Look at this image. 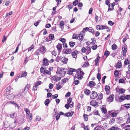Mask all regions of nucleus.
Here are the masks:
<instances>
[{"mask_svg":"<svg viewBox=\"0 0 130 130\" xmlns=\"http://www.w3.org/2000/svg\"><path fill=\"white\" fill-rule=\"evenodd\" d=\"M86 50V53L87 55L88 54L91 52V49L88 46L87 47Z\"/></svg>","mask_w":130,"mask_h":130,"instance_id":"412c9836","label":"nucleus"},{"mask_svg":"<svg viewBox=\"0 0 130 130\" xmlns=\"http://www.w3.org/2000/svg\"><path fill=\"white\" fill-rule=\"evenodd\" d=\"M43 65L48 66L49 64V60L46 58H44L42 61Z\"/></svg>","mask_w":130,"mask_h":130,"instance_id":"39448f33","label":"nucleus"},{"mask_svg":"<svg viewBox=\"0 0 130 130\" xmlns=\"http://www.w3.org/2000/svg\"><path fill=\"white\" fill-rule=\"evenodd\" d=\"M49 37L50 39L52 40L54 37V35L53 34H51L49 35Z\"/></svg>","mask_w":130,"mask_h":130,"instance_id":"864d4df0","label":"nucleus"},{"mask_svg":"<svg viewBox=\"0 0 130 130\" xmlns=\"http://www.w3.org/2000/svg\"><path fill=\"white\" fill-rule=\"evenodd\" d=\"M129 61L128 59H126L124 61V64L127 65L128 64H129Z\"/></svg>","mask_w":130,"mask_h":130,"instance_id":"680f3d73","label":"nucleus"},{"mask_svg":"<svg viewBox=\"0 0 130 130\" xmlns=\"http://www.w3.org/2000/svg\"><path fill=\"white\" fill-rule=\"evenodd\" d=\"M88 31L89 32H90L92 33L94 31L93 28L91 27H90L89 28Z\"/></svg>","mask_w":130,"mask_h":130,"instance_id":"e2e57ef3","label":"nucleus"},{"mask_svg":"<svg viewBox=\"0 0 130 130\" xmlns=\"http://www.w3.org/2000/svg\"><path fill=\"white\" fill-rule=\"evenodd\" d=\"M61 88V86L60 85L59 83L56 84V88L57 90H59Z\"/></svg>","mask_w":130,"mask_h":130,"instance_id":"f704fd0d","label":"nucleus"},{"mask_svg":"<svg viewBox=\"0 0 130 130\" xmlns=\"http://www.w3.org/2000/svg\"><path fill=\"white\" fill-rule=\"evenodd\" d=\"M101 30H103L106 29L107 28V26L103 25H101Z\"/></svg>","mask_w":130,"mask_h":130,"instance_id":"8fccbe9b","label":"nucleus"},{"mask_svg":"<svg viewBox=\"0 0 130 130\" xmlns=\"http://www.w3.org/2000/svg\"><path fill=\"white\" fill-rule=\"evenodd\" d=\"M119 72L117 70H115L114 72V75L115 76L117 77L119 75Z\"/></svg>","mask_w":130,"mask_h":130,"instance_id":"09e8293b","label":"nucleus"},{"mask_svg":"<svg viewBox=\"0 0 130 130\" xmlns=\"http://www.w3.org/2000/svg\"><path fill=\"white\" fill-rule=\"evenodd\" d=\"M24 110L25 111L27 115L26 117L27 118H28L30 116V111L28 109L26 108L24 109Z\"/></svg>","mask_w":130,"mask_h":130,"instance_id":"ddd939ff","label":"nucleus"},{"mask_svg":"<svg viewBox=\"0 0 130 130\" xmlns=\"http://www.w3.org/2000/svg\"><path fill=\"white\" fill-rule=\"evenodd\" d=\"M72 99L71 98H70L69 99H68V101H67V104H69L71 102H72Z\"/></svg>","mask_w":130,"mask_h":130,"instance_id":"6e6d98bb","label":"nucleus"},{"mask_svg":"<svg viewBox=\"0 0 130 130\" xmlns=\"http://www.w3.org/2000/svg\"><path fill=\"white\" fill-rule=\"evenodd\" d=\"M50 102V100L48 99H46L45 101V104L46 106H47Z\"/></svg>","mask_w":130,"mask_h":130,"instance_id":"a19ab883","label":"nucleus"},{"mask_svg":"<svg viewBox=\"0 0 130 130\" xmlns=\"http://www.w3.org/2000/svg\"><path fill=\"white\" fill-rule=\"evenodd\" d=\"M125 91V90L123 88L120 89L118 91V92L119 94H122L124 93Z\"/></svg>","mask_w":130,"mask_h":130,"instance_id":"6ab92c4d","label":"nucleus"},{"mask_svg":"<svg viewBox=\"0 0 130 130\" xmlns=\"http://www.w3.org/2000/svg\"><path fill=\"white\" fill-rule=\"evenodd\" d=\"M101 111L103 113L105 114L107 112L106 109L103 107L101 108Z\"/></svg>","mask_w":130,"mask_h":130,"instance_id":"2f4dec72","label":"nucleus"},{"mask_svg":"<svg viewBox=\"0 0 130 130\" xmlns=\"http://www.w3.org/2000/svg\"><path fill=\"white\" fill-rule=\"evenodd\" d=\"M110 54V52L107 51H105L104 53V55L106 56H108Z\"/></svg>","mask_w":130,"mask_h":130,"instance_id":"052dcab7","label":"nucleus"},{"mask_svg":"<svg viewBox=\"0 0 130 130\" xmlns=\"http://www.w3.org/2000/svg\"><path fill=\"white\" fill-rule=\"evenodd\" d=\"M123 128L125 130H130V125H125L124 127H123Z\"/></svg>","mask_w":130,"mask_h":130,"instance_id":"c85d7f7f","label":"nucleus"},{"mask_svg":"<svg viewBox=\"0 0 130 130\" xmlns=\"http://www.w3.org/2000/svg\"><path fill=\"white\" fill-rule=\"evenodd\" d=\"M78 54V51H75L72 52V55L73 58H76L77 57V55Z\"/></svg>","mask_w":130,"mask_h":130,"instance_id":"9b49d317","label":"nucleus"},{"mask_svg":"<svg viewBox=\"0 0 130 130\" xmlns=\"http://www.w3.org/2000/svg\"><path fill=\"white\" fill-rule=\"evenodd\" d=\"M56 47L57 50L59 52L60 51H61V50L62 48V44H61L59 43L57 46Z\"/></svg>","mask_w":130,"mask_h":130,"instance_id":"2eb2a0df","label":"nucleus"},{"mask_svg":"<svg viewBox=\"0 0 130 130\" xmlns=\"http://www.w3.org/2000/svg\"><path fill=\"white\" fill-rule=\"evenodd\" d=\"M65 115L66 116L68 117L71 116V114L70 113L68 112L66 113L65 114Z\"/></svg>","mask_w":130,"mask_h":130,"instance_id":"5fc2aeb1","label":"nucleus"},{"mask_svg":"<svg viewBox=\"0 0 130 130\" xmlns=\"http://www.w3.org/2000/svg\"><path fill=\"white\" fill-rule=\"evenodd\" d=\"M84 74V73L81 68L78 69L77 70V73L74 77L75 79L77 78L79 80H81L83 78V76Z\"/></svg>","mask_w":130,"mask_h":130,"instance_id":"f257e3e1","label":"nucleus"},{"mask_svg":"<svg viewBox=\"0 0 130 130\" xmlns=\"http://www.w3.org/2000/svg\"><path fill=\"white\" fill-rule=\"evenodd\" d=\"M64 25V21H61L60 22V25L62 30H63V29Z\"/></svg>","mask_w":130,"mask_h":130,"instance_id":"aec40b11","label":"nucleus"},{"mask_svg":"<svg viewBox=\"0 0 130 130\" xmlns=\"http://www.w3.org/2000/svg\"><path fill=\"white\" fill-rule=\"evenodd\" d=\"M68 60V59L65 57H63L60 59L61 61L64 63H66Z\"/></svg>","mask_w":130,"mask_h":130,"instance_id":"1a4fd4ad","label":"nucleus"},{"mask_svg":"<svg viewBox=\"0 0 130 130\" xmlns=\"http://www.w3.org/2000/svg\"><path fill=\"white\" fill-rule=\"evenodd\" d=\"M14 95L13 94H7V98L9 99H12L14 98Z\"/></svg>","mask_w":130,"mask_h":130,"instance_id":"f8f14e48","label":"nucleus"},{"mask_svg":"<svg viewBox=\"0 0 130 130\" xmlns=\"http://www.w3.org/2000/svg\"><path fill=\"white\" fill-rule=\"evenodd\" d=\"M98 95V94L95 91H93L90 95V97L91 99H94L97 97Z\"/></svg>","mask_w":130,"mask_h":130,"instance_id":"20e7f679","label":"nucleus"},{"mask_svg":"<svg viewBox=\"0 0 130 130\" xmlns=\"http://www.w3.org/2000/svg\"><path fill=\"white\" fill-rule=\"evenodd\" d=\"M60 59V57L59 56V55L58 54V55L56 58V60L57 62H58Z\"/></svg>","mask_w":130,"mask_h":130,"instance_id":"0e129e2a","label":"nucleus"},{"mask_svg":"<svg viewBox=\"0 0 130 130\" xmlns=\"http://www.w3.org/2000/svg\"><path fill=\"white\" fill-rule=\"evenodd\" d=\"M40 52V51L39 48L35 52V54L36 55H38Z\"/></svg>","mask_w":130,"mask_h":130,"instance_id":"4d7b16f0","label":"nucleus"},{"mask_svg":"<svg viewBox=\"0 0 130 130\" xmlns=\"http://www.w3.org/2000/svg\"><path fill=\"white\" fill-rule=\"evenodd\" d=\"M115 121V119L114 118L111 119L109 122V124L112 125L113 124Z\"/></svg>","mask_w":130,"mask_h":130,"instance_id":"7c9ffc66","label":"nucleus"},{"mask_svg":"<svg viewBox=\"0 0 130 130\" xmlns=\"http://www.w3.org/2000/svg\"><path fill=\"white\" fill-rule=\"evenodd\" d=\"M125 99H126L128 100H130V95H127L125 96Z\"/></svg>","mask_w":130,"mask_h":130,"instance_id":"338daca9","label":"nucleus"},{"mask_svg":"<svg viewBox=\"0 0 130 130\" xmlns=\"http://www.w3.org/2000/svg\"><path fill=\"white\" fill-rule=\"evenodd\" d=\"M10 116L11 118H15L17 116V115L15 113H13L10 114Z\"/></svg>","mask_w":130,"mask_h":130,"instance_id":"c756f323","label":"nucleus"},{"mask_svg":"<svg viewBox=\"0 0 130 130\" xmlns=\"http://www.w3.org/2000/svg\"><path fill=\"white\" fill-rule=\"evenodd\" d=\"M76 71V70L75 69L71 68L68 71V73L70 75H71L73 74V72H75Z\"/></svg>","mask_w":130,"mask_h":130,"instance_id":"9d476101","label":"nucleus"},{"mask_svg":"<svg viewBox=\"0 0 130 130\" xmlns=\"http://www.w3.org/2000/svg\"><path fill=\"white\" fill-rule=\"evenodd\" d=\"M95 20L96 22H99L101 20V18L100 17H98L96 15L95 16Z\"/></svg>","mask_w":130,"mask_h":130,"instance_id":"b1692460","label":"nucleus"},{"mask_svg":"<svg viewBox=\"0 0 130 130\" xmlns=\"http://www.w3.org/2000/svg\"><path fill=\"white\" fill-rule=\"evenodd\" d=\"M30 87L29 85L27 84L25 87L24 91L25 92H27L28 91L29 88Z\"/></svg>","mask_w":130,"mask_h":130,"instance_id":"cd10ccee","label":"nucleus"},{"mask_svg":"<svg viewBox=\"0 0 130 130\" xmlns=\"http://www.w3.org/2000/svg\"><path fill=\"white\" fill-rule=\"evenodd\" d=\"M84 93L86 95H88L90 94V91L88 89H86L84 90Z\"/></svg>","mask_w":130,"mask_h":130,"instance_id":"dca6fc26","label":"nucleus"},{"mask_svg":"<svg viewBox=\"0 0 130 130\" xmlns=\"http://www.w3.org/2000/svg\"><path fill=\"white\" fill-rule=\"evenodd\" d=\"M40 71L41 73L44 72L45 74L48 75H50L51 74V72L50 71H48L42 67H41L40 68Z\"/></svg>","mask_w":130,"mask_h":130,"instance_id":"7ed1b4c3","label":"nucleus"},{"mask_svg":"<svg viewBox=\"0 0 130 130\" xmlns=\"http://www.w3.org/2000/svg\"><path fill=\"white\" fill-rule=\"evenodd\" d=\"M92 42L90 43V44H94L96 42L95 39L94 38H92L91 39Z\"/></svg>","mask_w":130,"mask_h":130,"instance_id":"e433bc0d","label":"nucleus"},{"mask_svg":"<svg viewBox=\"0 0 130 130\" xmlns=\"http://www.w3.org/2000/svg\"><path fill=\"white\" fill-rule=\"evenodd\" d=\"M122 50L123 53L122 54V55L124 57H125L126 53L127 51V48L126 47H123L122 48Z\"/></svg>","mask_w":130,"mask_h":130,"instance_id":"0eeeda50","label":"nucleus"},{"mask_svg":"<svg viewBox=\"0 0 130 130\" xmlns=\"http://www.w3.org/2000/svg\"><path fill=\"white\" fill-rule=\"evenodd\" d=\"M88 116L86 114H85L84 115V119L85 121H87L88 120V118L87 117Z\"/></svg>","mask_w":130,"mask_h":130,"instance_id":"37998d69","label":"nucleus"},{"mask_svg":"<svg viewBox=\"0 0 130 130\" xmlns=\"http://www.w3.org/2000/svg\"><path fill=\"white\" fill-rule=\"evenodd\" d=\"M78 3V0H76L74 1L73 3V4L74 6L76 5Z\"/></svg>","mask_w":130,"mask_h":130,"instance_id":"a18cd8bd","label":"nucleus"},{"mask_svg":"<svg viewBox=\"0 0 130 130\" xmlns=\"http://www.w3.org/2000/svg\"><path fill=\"white\" fill-rule=\"evenodd\" d=\"M65 69L63 68H58L56 72L57 74H59V75L62 77H63L64 76L66 73Z\"/></svg>","mask_w":130,"mask_h":130,"instance_id":"f03ea898","label":"nucleus"},{"mask_svg":"<svg viewBox=\"0 0 130 130\" xmlns=\"http://www.w3.org/2000/svg\"><path fill=\"white\" fill-rule=\"evenodd\" d=\"M78 38H79V39L81 41L83 39V35L81 34L79 35V36H78Z\"/></svg>","mask_w":130,"mask_h":130,"instance_id":"c03bdc74","label":"nucleus"},{"mask_svg":"<svg viewBox=\"0 0 130 130\" xmlns=\"http://www.w3.org/2000/svg\"><path fill=\"white\" fill-rule=\"evenodd\" d=\"M100 57L99 56H98L95 59V65L96 66H98L99 65V62L100 59Z\"/></svg>","mask_w":130,"mask_h":130,"instance_id":"4468645a","label":"nucleus"},{"mask_svg":"<svg viewBox=\"0 0 130 130\" xmlns=\"http://www.w3.org/2000/svg\"><path fill=\"white\" fill-rule=\"evenodd\" d=\"M117 113L116 112H113L110 114V116L111 117H116L117 115Z\"/></svg>","mask_w":130,"mask_h":130,"instance_id":"4c0bfd02","label":"nucleus"},{"mask_svg":"<svg viewBox=\"0 0 130 130\" xmlns=\"http://www.w3.org/2000/svg\"><path fill=\"white\" fill-rule=\"evenodd\" d=\"M126 122L127 123H130V117L129 116L128 117V118L127 119Z\"/></svg>","mask_w":130,"mask_h":130,"instance_id":"774afa93","label":"nucleus"},{"mask_svg":"<svg viewBox=\"0 0 130 130\" xmlns=\"http://www.w3.org/2000/svg\"><path fill=\"white\" fill-rule=\"evenodd\" d=\"M72 38L74 39H78V36L77 34H75L73 35L72 36Z\"/></svg>","mask_w":130,"mask_h":130,"instance_id":"72a5a7b5","label":"nucleus"},{"mask_svg":"<svg viewBox=\"0 0 130 130\" xmlns=\"http://www.w3.org/2000/svg\"><path fill=\"white\" fill-rule=\"evenodd\" d=\"M95 130H104V129L103 127L98 126L95 128Z\"/></svg>","mask_w":130,"mask_h":130,"instance_id":"a878e982","label":"nucleus"},{"mask_svg":"<svg viewBox=\"0 0 130 130\" xmlns=\"http://www.w3.org/2000/svg\"><path fill=\"white\" fill-rule=\"evenodd\" d=\"M59 40L62 42H64L66 41V39L63 38H60Z\"/></svg>","mask_w":130,"mask_h":130,"instance_id":"69168bd1","label":"nucleus"},{"mask_svg":"<svg viewBox=\"0 0 130 130\" xmlns=\"http://www.w3.org/2000/svg\"><path fill=\"white\" fill-rule=\"evenodd\" d=\"M114 6L112 4H110L109 5V8L108 10V11H110L111 10H113V7Z\"/></svg>","mask_w":130,"mask_h":130,"instance_id":"a211bd4d","label":"nucleus"},{"mask_svg":"<svg viewBox=\"0 0 130 130\" xmlns=\"http://www.w3.org/2000/svg\"><path fill=\"white\" fill-rule=\"evenodd\" d=\"M27 75V73L26 72L24 71L23 72L22 77H25Z\"/></svg>","mask_w":130,"mask_h":130,"instance_id":"13d9d810","label":"nucleus"},{"mask_svg":"<svg viewBox=\"0 0 130 130\" xmlns=\"http://www.w3.org/2000/svg\"><path fill=\"white\" fill-rule=\"evenodd\" d=\"M113 130H119L120 129L117 125H115L111 127Z\"/></svg>","mask_w":130,"mask_h":130,"instance_id":"bb28decb","label":"nucleus"},{"mask_svg":"<svg viewBox=\"0 0 130 130\" xmlns=\"http://www.w3.org/2000/svg\"><path fill=\"white\" fill-rule=\"evenodd\" d=\"M97 48V46L96 45H93L92 47V48L93 50H96Z\"/></svg>","mask_w":130,"mask_h":130,"instance_id":"de8ad7c7","label":"nucleus"},{"mask_svg":"<svg viewBox=\"0 0 130 130\" xmlns=\"http://www.w3.org/2000/svg\"><path fill=\"white\" fill-rule=\"evenodd\" d=\"M125 99V96H121L119 98L118 100V101L119 102H121L122 101H124Z\"/></svg>","mask_w":130,"mask_h":130,"instance_id":"f3484780","label":"nucleus"},{"mask_svg":"<svg viewBox=\"0 0 130 130\" xmlns=\"http://www.w3.org/2000/svg\"><path fill=\"white\" fill-rule=\"evenodd\" d=\"M69 44L70 46L71 47H72L75 45V42H74L71 41V42H70Z\"/></svg>","mask_w":130,"mask_h":130,"instance_id":"79ce46f5","label":"nucleus"},{"mask_svg":"<svg viewBox=\"0 0 130 130\" xmlns=\"http://www.w3.org/2000/svg\"><path fill=\"white\" fill-rule=\"evenodd\" d=\"M112 50H115L117 48V46L115 44H113L112 46Z\"/></svg>","mask_w":130,"mask_h":130,"instance_id":"ea45409f","label":"nucleus"},{"mask_svg":"<svg viewBox=\"0 0 130 130\" xmlns=\"http://www.w3.org/2000/svg\"><path fill=\"white\" fill-rule=\"evenodd\" d=\"M113 95H111L108 98V101L112 102L114 97H113Z\"/></svg>","mask_w":130,"mask_h":130,"instance_id":"393cba45","label":"nucleus"},{"mask_svg":"<svg viewBox=\"0 0 130 130\" xmlns=\"http://www.w3.org/2000/svg\"><path fill=\"white\" fill-rule=\"evenodd\" d=\"M35 46L34 45H32L30 46L28 48V52L31 51L32 49H33L34 47Z\"/></svg>","mask_w":130,"mask_h":130,"instance_id":"473e14b6","label":"nucleus"},{"mask_svg":"<svg viewBox=\"0 0 130 130\" xmlns=\"http://www.w3.org/2000/svg\"><path fill=\"white\" fill-rule=\"evenodd\" d=\"M76 78H75V79H74L75 81H74V83L75 85H77L79 84V80H76Z\"/></svg>","mask_w":130,"mask_h":130,"instance_id":"bf43d9fd","label":"nucleus"},{"mask_svg":"<svg viewBox=\"0 0 130 130\" xmlns=\"http://www.w3.org/2000/svg\"><path fill=\"white\" fill-rule=\"evenodd\" d=\"M89 84L90 87H92L94 85V83L93 81H91L89 83Z\"/></svg>","mask_w":130,"mask_h":130,"instance_id":"49530a36","label":"nucleus"},{"mask_svg":"<svg viewBox=\"0 0 130 130\" xmlns=\"http://www.w3.org/2000/svg\"><path fill=\"white\" fill-rule=\"evenodd\" d=\"M90 104L94 107H96L98 106L97 103L95 100H93L90 102Z\"/></svg>","mask_w":130,"mask_h":130,"instance_id":"6e6552de","label":"nucleus"},{"mask_svg":"<svg viewBox=\"0 0 130 130\" xmlns=\"http://www.w3.org/2000/svg\"><path fill=\"white\" fill-rule=\"evenodd\" d=\"M72 52V51L69 48L67 49L65 51V53L66 54H69Z\"/></svg>","mask_w":130,"mask_h":130,"instance_id":"4be33fe9","label":"nucleus"},{"mask_svg":"<svg viewBox=\"0 0 130 130\" xmlns=\"http://www.w3.org/2000/svg\"><path fill=\"white\" fill-rule=\"evenodd\" d=\"M11 87L10 86L8 87L6 89V94H9L10 92Z\"/></svg>","mask_w":130,"mask_h":130,"instance_id":"5701e85b","label":"nucleus"},{"mask_svg":"<svg viewBox=\"0 0 130 130\" xmlns=\"http://www.w3.org/2000/svg\"><path fill=\"white\" fill-rule=\"evenodd\" d=\"M40 51V53L42 54H43L46 51V49L45 47L43 46H41L39 48Z\"/></svg>","mask_w":130,"mask_h":130,"instance_id":"423d86ee","label":"nucleus"},{"mask_svg":"<svg viewBox=\"0 0 130 130\" xmlns=\"http://www.w3.org/2000/svg\"><path fill=\"white\" fill-rule=\"evenodd\" d=\"M124 106L127 109H128L130 108V104H126L124 105Z\"/></svg>","mask_w":130,"mask_h":130,"instance_id":"58836bf2","label":"nucleus"},{"mask_svg":"<svg viewBox=\"0 0 130 130\" xmlns=\"http://www.w3.org/2000/svg\"><path fill=\"white\" fill-rule=\"evenodd\" d=\"M110 87L109 86H107L105 87V90L106 91H108L109 90Z\"/></svg>","mask_w":130,"mask_h":130,"instance_id":"3c124183","label":"nucleus"},{"mask_svg":"<svg viewBox=\"0 0 130 130\" xmlns=\"http://www.w3.org/2000/svg\"><path fill=\"white\" fill-rule=\"evenodd\" d=\"M97 78L100 80L101 79V76L100 74L99 73H98L97 75Z\"/></svg>","mask_w":130,"mask_h":130,"instance_id":"603ef678","label":"nucleus"},{"mask_svg":"<svg viewBox=\"0 0 130 130\" xmlns=\"http://www.w3.org/2000/svg\"><path fill=\"white\" fill-rule=\"evenodd\" d=\"M42 83L40 81H38L35 84V86L37 87L39 85L42 84Z\"/></svg>","mask_w":130,"mask_h":130,"instance_id":"c9c22d12","label":"nucleus"}]
</instances>
